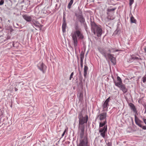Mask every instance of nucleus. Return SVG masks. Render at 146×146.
Masks as SVG:
<instances>
[{
	"mask_svg": "<svg viewBox=\"0 0 146 146\" xmlns=\"http://www.w3.org/2000/svg\"><path fill=\"white\" fill-rule=\"evenodd\" d=\"M117 79L118 82H114L115 83V85L118 87L123 84L122 83L121 79L119 76L117 77Z\"/></svg>",
	"mask_w": 146,
	"mask_h": 146,
	"instance_id": "nucleus-11",
	"label": "nucleus"
},
{
	"mask_svg": "<svg viewBox=\"0 0 146 146\" xmlns=\"http://www.w3.org/2000/svg\"><path fill=\"white\" fill-rule=\"evenodd\" d=\"M64 135L65 134H64V133H63L62 135V137H63L64 136Z\"/></svg>",
	"mask_w": 146,
	"mask_h": 146,
	"instance_id": "nucleus-41",
	"label": "nucleus"
},
{
	"mask_svg": "<svg viewBox=\"0 0 146 146\" xmlns=\"http://www.w3.org/2000/svg\"><path fill=\"white\" fill-rule=\"evenodd\" d=\"M130 20L132 23H135L136 21L133 17H131Z\"/></svg>",
	"mask_w": 146,
	"mask_h": 146,
	"instance_id": "nucleus-26",
	"label": "nucleus"
},
{
	"mask_svg": "<svg viewBox=\"0 0 146 146\" xmlns=\"http://www.w3.org/2000/svg\"><path fill=\"white\" fill-rule=\"evenodd\" d=\"M119 50H115L114 51H115V52H117V51H118Z\"/></svg>",
	"mask_w": 146,
	"mask_h": 146,
	"instance_id": "nucleus-42",
	"label": "nucleus"
},
{
	"mask_svg": "<svg viewBox=\"0 0 146 146\" xmlns=\"http://www.w3.org/2000/svg\"><path fill=\"white\" fill-rule=\"evenodd\" d=\"M79 129L80 132H84V125H79Z\"/></svg>",
	"mask_w": 146,
	"mask_h": 146,
	"instance_id": "nucleus-21",
	"label": "nucleus"
},
{
	"mask_svg": "<svg viewBox=\"0 0 146 146\" xmlns=\"http://www.w3.org/2000/svg\"><path fill=\"white\" fill-rule=\"evenodd\" d=\"M80 99H81L82 98L83 95L82 94H81V93L80 94Z\"/></svg>",
	"mask_w": 146,
	"mask_h": 146,
	"instance_id": "nucleus-33",
	"label": "nucleus"
},
{
	"mask_svg": "<svg viewBox=\"0 0 146 146\" xmlns=\"http://www.w3.org/2000/svg\"><path fill=\"white\" fill-rule=\"evenodd\" d=\"M118 87L124 93H125L127 92V89L126 88L125 85L123 84Z\"/></svg>",
	"mask_w": 146,
	"mask_h": 146,
	"instance_id": "nucleus-13",
	"label": "nucleus"
},
{
	"mask_svg": "<svg viewBox=\"0 0 146 146\" xmlns=\"http://www.w3.org/2000/svg\"><path fill=\"white\" fill-rule=\"evenodd\" d=\"M66 22L63 23L62 28V31L63 33L66 31Z\"/></svg>",
	"mask_w": 146,
	"mask_h": 146,
	"instance_id": "nucleus-20",
	"label": "nucleus"
},
{
	"mask_svg": "<svg viewBox=\"0 0 146 146\" xmlns=\"http://www.w3.org/2000/svg\"><path fill=\"white\" fill-rule=\"evenodd\" d=\"M81 66L82 68L83 67V63L82 62L81 63Z\"/></svg>",
	"mask_w": 146,
	"mask_h": 146,
	"instance_id": "nucleus-39",
	"label": "nucleus"
},
{
	"mask_svg": "<svg viewBox=\"0 0 146 146\" xmlns=\"http://www.w3.org/2000/svg\"><path fill=\"white\" fill-rule=\"evenodd\" d=\"M77 26L75 28L76 31L71 33V36L72 38L74 48L76 50L77 48L78 38V39H83L84 36L80 30L77 29Z\"/></svg>",
	"mask_w": 146,
	"mask_h": 146,
	"instance_id": "nucleus-1",
	"label": "nucleus"
},
{
	"mask_svg": "<svg viewBox=\"0 0 146 146\" xmlns=\"http://www.w3.org/2000/svg\"><path fill=\"white\" fill-rule=\"evenodd\" d=\"M13 44V46H14V44Z\"/></svg>",
	"mask_w": 146,
	"mask_h": 146,
	"instance_id": "nucleus-43",
	"label": "nucleus"
},
{
	"mask_svg": "<svg viewBox=\"0 0 146 146\" xmlns=\"http://www.w3.org/2000/svg\"><path fill=\"white\" fill-rule=\"evenodd\" d=\"M143 83L146 82V75L143 78Z\"/></svg>",
	"mask_w": 146,
	"mask_h": 146,
	"instance_id": "nucleus-28",
	"label": "nucleus"
},
{
	"mask_svg": "<svg viewBox=\"0 0 146 146\" xmlns=\"http://www.w3.org/2000/svg\"><path fill=\"white\" fill-rule=\"evenodd\" d=\"M114 19V17L113 16L108 15L106 19L104 20L102 19V21H104L106 23L108 22L110 20H113Z\"/></svg>",
	"mask_w": 146,
	"mask_h": 146,
	"instance_id": "nucleus-14",
	"label": "nucleus"
},
{
	"mask_svg": "<svg viewBox=\"0 0 146 146\" xmlns=\"http://www.w3.org/2000/svg\"><path fill=\"white\" fill-rule=\"evenodd\" d=\"M110 49H112V50L111 51H112V52H113L114 51H115L114 50V49L113 48H111Z\"/></svg>",
	"mask_w": 146,
	"mask_h": 146,
	"instance_id": "nucleus-35",
	"label": "nucleus"
},
{
	"mask_svg": "<svg viewBox=\"0 0 146 146\" xmlns=\"http://www.w3.org/2000/svg\"><path fill=\"white\" fill-rule=\"evenodd\" d=\"M83 117L82 111L79 113L78 118L79 119Z\"/></svg>",
	"mask_w": 146,
	"mask_h": 146,
	"instance_id": "nucleus-25",
	"label": "nucleus"
},
{
	"mask_svg": "<svg viewBox=\"0 0 146 146\" xmlns=\"http://www.w3.org/2000/svg\"><path fill=\"white\" fill-rule=\"evenodd\" d=\"M135 121L136 124L137 125L143 129V126L142 124L143 122L140 121L136 115L135 116Z\"/></svg>",
	"mask_w": 146,
	"mask_h": 146,
	"instance_id": "nucleus-9",
	"label": "nucleus"
},
{
	"mask_svg": "<svg viewBox=\"0 0 146 146\" xmlns=\"http://www.w3.org/2000/svg\"><path fill=\"white\" fill-rule=\"evenodd\" d=\"M145 111L144 113H146V105H145Z\"/></svg>",
	"mask_w": 146,
	"mask_h": 146,
	"instance_id": "nucleus-36",
	"label": "nucleus"
},
{
	"mask_svg": "<svg viewBox=\"0 0 146 146\" xmlns=\"http://www.w3.org/2000/svg\"><path fill=\"white\" fill-rule=\"evenodd\" d=\"M100 27V26H99L96 25L94 23H92L91 24L92 30L94 34H97L98 36H100L102 33V30Z\"/></svg>",
	"mask_w": 146,
	"mask_h": 146,
	"instance_id": "nucleus-3",
	"label": "nucleus"
},
{
	"mask_svg": "<svg viewBox=\"0 0 146 146\" xmlns=\"http://www.w3.org/2000/svg\"><path fill=\"white\" fill-rule=\"evenodd\" d=\"M131 58L133 60H135L138 61L139 62V61H141L142 59L140 58L139 56H137L135 55H132L131 56Z\"/></svg>",
	"mask_w": 146,
	"mask_h": 146,
	"instance_id": "nucleus-16",
	"label": "nucleus"
},
{
	"mask_svg": "<svg viewBox=\"0 0 146 146\" xmlns=\"http://www.w3.org/2000/svg\"><path fill=\"white\" fill-rule=\"evenodd\" d=\"M73 2V0H70L68 6V7L69 9H70L71 8Z\"/></svg>",
	"mask_w": 146,
	"mask_h": 146,
	"instance_id": "nucleus-23",
	"label": "nucleus"
},
{
	"mask_svg": "<svg viewBox=\"0 0 146 146\" xmlns=\"http://www.w3.org/2000/svg\"><path fill=\"white\" fill-rule=\"evenodd\" d=\"M74 73L73 72H72L71 73V74L70 78H69V80H71L72 78H73V76L74 75Z\"/></svg>",
	"mask_w": 146,
	"mask_h": 146,
	"instance_id": "nucleus-29",
	"label": "nucleus"
},
{
	"mask_svg": "<svg viewBox=\"0 0 146 146\" xmlns=\"http://www.w3.org/2000/svg\"><path fill=\"white\" fill-rule=\"evenodd\" d=\"M100 52L106 58H108L110 59L111 62L114 65L116 63L115 58L113 57V55L110 54H107L106 51L104 50H100Z\"/></svg>",
	"mask_w": 146,
	"mask_h": 146,
	"instance_id": "nucleus-4",
	"label": "nucleus"
},
{
	"mask_svg": "<svg viewBox=\"0 0 146 146\" xmlns=\"http://www.w3.org/2000/svg\"><path fill=\"white\" fill-rule=\"evenodd\" d=\"M79 119V125H84V123H86L87 122L88 119V116L87 115H86L84 117H83Z\"/></svg>",
	"mask_w": 146,
	"mask_h": 146,
	"instance_id": "nucleus-6",
	"label": "nucleus"
},
{
	"mask_svg": "<svg viewBox=\"0 0 146 146\" xmlns=\"http://www.w3.org/2000/svg\"><path fill=\"white\" fill-rule=\"evenodd\" d=\"M129 106L131 109L133 110L134 112L136 113L137 112L136 109L134 105L132 103H130L129 104Z\"/></svg>",
	"mask_w": 146,
	"mask_h": 146,
	"instance_id": "nucleus-18",
	"label": "nucleus"
},
{
	"mask_svg": "<svg viewBox=\"0 0 146 146\" xmlns=\"http://www.w3.org/2000/svg\"><path fill=\"white\" fill-rule=\"evenodd\" d=\"M75 15L78 18L81 20V22L83 23L84 21L85 20L83 18L82 14L81 13L79 14H78L76 13L75 14Z\"/></svg>",
	"mask_w": 146,
	"mask_h": 146,
	"instance_id": "nucleus-15",
	"label": "nucleus"
},
{
	"mask_svg": "<svg viewBox=\"0 0 146 146\" xmlns=\"http://www.w3.org/2000/svg\"><path fill=\"white\" fill-rule=\"evenodd\" d=\"M23 18L27 22H30L32 21V17L31 16L24 15H23Z\"/></svg>",
	"mask_w": 146,
	"mask_h": 146,
	"instance_id": "nucleus-12",
	"label": "nucleus"
},
{
	"mask_svg": "<svg viewBox=\"0 0 146 146\" xmlns=\"http://www.w3.org/2000/svg\"><path fill=\"white\" fill-rule=\"evenodd\" d=\"M110 100V97L107 98L104 103L103 108L104 111H107L108 102Z\"/></svg>",
	"mask_w": 146,
	"mask_h": 146,
	"instance_id": "nucleus-10",
	"label": "nucleus"
},
{
	"mask_svg": "<svg viewBox=\"0 0 146 146\" xmlns=\"http://www.w3.org/2000/svg\"><path fill=\"white\" fill-rule=\"evenodd\" d=\"M88 67L86 65H85L84 70V75L85 77L86 76Z\"/></svg>",
	"mask_w": 146,
	"mask_h": 146,
	"instance_id": "nucleus-19",
	"label": "nucleus"
},
{
	"mask_svg": "<svg viewBox=\"0 0 146 146\" xmlns=\"http://www.w3.org/2000/svg\"><path fill=\"white\" fill-rule=\"evenodd\" d=\"M116 9V8L115 7L111 9L109 8L107 9V11L108 12H110L111 11H114Z\"/></svg>",
	"mask_w": 146,
	"mask_h": 146,
	"instance_id": "nucleus-27",
	"label": "nucleus"
},
{
	"mask_svg": "<svg viewBox=\"0 0 146 146\" xmlns=\"http://www.w3.org/2000/svg\"><path fill=\"white\" fill-rule=\"evenodd\" d=\"M63 23H64V22H65V19L64 17L63 18Z\"/></svg>",
	"mask_w": 146,
	"mask_h": 146,
	"instance_id": "nucleus-34",
	"label": "nucleus"
},
{
	"mask_svg": "<svg viewBox=\"0 0 146 146\" xmlns=\"http://www.w3.org/2000/svg\"><path fill=\"white\" fill-rule=\"evenodd\" d=\"M107 116V113L106 112H103L97 116L96 118L98 119L100 121H102L104 120H106V117Z\"/></svg>",
	"mask_w": 146,
	"mask_h": 146,
	"instance_id": "nucleus-7",
	"label": "nucleus"
},
{
	"mask_svg": "<svg viewBox=\"0 0 146 146\" xmlns=\"http://www.w3.org/2000/svg\"><path fill=\"white\" fill-rule=\"evenodd\" d=\"M80 59H81V63L82 62V63H83V59H82V58H81Z\"/></svg>",
	"mask_w": 146,
	"mask_h": 146,
	"instance_id": "nucleus-37",
	"label": "nucleus"
},
{
	"mask_svg": "<svg viewBox=\"0 0 146 146\" xmlns=\"http://www.w3.org/2000/svg\"><path fill=\"white\" fill-rule=\"evenodd\" d=\"M107 123L106 120H105L103 122L101 121L100 123L99 127L100 128L99 129V132L100 133V135L104 138H105V133L107 130V125H105Z\"/></svg>",
	"mask_w": 146,
	"mask_h": 146,
	"instance_id": "nucleus-2",
	"label": "nucleus"
},
{
	"mask_svg": "<svg viewBox=\"0 0 146 146\" xmlns=\"http://www.w3.org/2000/svg\"><path fill=\"white\" fill-rule=\"evenodd\" d=\"M99 50L100 52V50H101V51H102V50L105 51H106V52L107 53V52H110L112 50V49H110V48H107L106 50H104L102 49H101V48H99Z\"/></svg>",
	"mask_w": 146,
	"mask_h": 146,
	"instance_id": "nucleus-22",
	"label": "nucleus"
},
{
	"mask_svg": "<svg viewBox=\"0 0 146 146\" xmlns=\"http://www.w3.org/2000/svg\"><path fill=\"white\" fill-rule=\"evenodd\" d=\"M129 5L130 6H131L134 2V0H129Z\"/></svg>",
	"mask_w": 146,
	"mask_h": 146,
	"instance_id": "nucleus-30",
	"label": "nucleus"
},
{
	"mask_svg": "<svg viewBox=\"0 0 146 146\" xmlns=\"http://www.w3.org/2000/svg\"><path fill=\"white\" fill-rule=\"evenodd\" d=\"M15 91H17L18 90V89L17 88H15Z\"/></svg>",
	"mask_w": 146,
	"mask_h": 146,
	"instance_id": "nucleus-40",
	"label": "nucleus"
},
{
	"mask_svg": "<svg viewBox=\"0 0 146 146\" xmlns=\"http://www.w3.org/2000/svg\"><path fill=\"white\" fill-rule=\"evenodd\" d=\"M84 134V132H80V139H83L84 137H83Z\"/></svg>",
	"mask_w": 146,
	"mask_h": 146,
	"instance_id": "nucleus-24",
	"label": "nucleus"
},
{
	"mask_svg": "<svg viewBox=\"0 0 146 146\" xmlns=\"http://www.w3.org/2000/svg\"><path fill=\"white\" fill-rule=\"evenodd\" d=\"M66 129H65V130L64 131V132H63V133H64V134H65V133L66 132Z\"/></svg>",
	"mask_w": 146,
	"mask_h": 146,
	"instance_id": "nucleus-38",
	"label": "nucleus"
},
{
	"mask_svg": "<svg viewBox=\"0 0 146 146\" xmlns=\"http://www.w3.org/2000/svg\"><path fill=\"white\" fill-rule=\"evenodd\" d=\"M78 146H90L87 137L85 136L83 139H80Z\"/></svg>",
	"mask_w": 146,
	"mask_h": 146,
	"instance_id": "nucleus-5",
	"label": "nucleus"
},
{
	"mask_svg": "<svg viewBox=\"0 0 146 146\" xmlns=\"http://www.w3.org/2000/svg\"><path fill=\"white\" fill-rule=\"evenodd\" d=\"M32 22L33 23V25L35 27H40V26H41L38 21H36L35 20H33Z\"/></svg>",
	"mask_w": 146,
	"mask_h": 146,
	"instance_id": "nucleus-17",
	"label": "nucleus"
},
{
	"mask_svg": "<svg viewBox=\"0 0 146 146\" xmlns=\"http://www.w3.org/2000/svg\"><path fill=\"white\" fill-rule=\"evenodd\" d=\"M4 3L3 0H1L0 1V5H3Z\"/></svg>",
	"mask_w": 146,
	"mask_h": 146,
	"instance_id": "nucleus-31",
	"label": "nucleus"
},
{
	"mask_svg": "<svg viewBox=\"0 0 146 146\" xmlns=\"http://www.w3.org/2000/svg\"><path fill=\"white\" fill-rule=\"evenodd\" d=\"M38 68L43 73H44V71L46 70V66L42 62H40L37 65Z\"/></svg>",
	"mask_w": 146,
	"mask_h": 146,
	"instance_id": "nucleus-8",
	"label": "nucleus"
},
{
	"mask_svg": "<svg viewBox=\"0 0 146 146\" xmlns=\"http://www.w3.org/2000/svg\"><path fill=\"white\" fill-rule=\"evenodd\" d=\"M84 54L81 53L80 54V58H82V59H84Z\"/></svg>",
	"mask_w": 146,
	"mask_h": 146,
	"instance_id": "nucleus-32",
	"label": "nucleus"
}]
</instances>
